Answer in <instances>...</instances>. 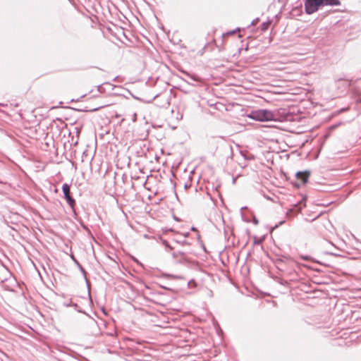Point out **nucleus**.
<instances>
[{
	"label": "nucleus",
	"instance_id": "obj_1",
	"mask_svg": "<svg viewBox=\"0 0 361 361\" xmlns=\"http://www.w3.org/2000/svg\"><path fill=\"white\" fill-rule=\"evenodd\" d=\"M250 118L259 121H268L275 120V114L267 109L252 111L249 115Z\"/></svg>",
	"mask_w": 361,
	"mask_h": 361
},
{
	"label": "nucleus",
	"instance_id": "obj_2",
	"mask_svg": "<svg viewBox=\"0 0 361 361\" xmlns=\"http://www.w3.org/2000/svg\"><path fill=\"white\" fill-rule=\"evenodd\" d=\"M321 6H324L323 0H305V10L307 14L317 12Z\"/></svg>",
	"mask_w": 361,
	"mask_h": 361
},
{
	"label": "nucleus",
	"instance_id": "obj_3",
	"mask_svg": "<svg viewBox=\"0 0 361 361\" xmlns=\"http://www.w3.org/2000/svg\"><path fill=\"white\" fill-rule=\"evenodd\" d=\"M70 188V185H68V183H64L62 186V190L67 203L68 204L70 207L73 209L75 205V201L71 194Z\"/></svg>",
	"mask_w": 361,
	"mask_h": 361
},
{
	"label": "nucleus",
	"instance_id": "obj_4",
	"mask_svg": "<svg viewBox=\"0 0 361 361\" xmlns=\"http://www.w3.org/2000/svg\"><path fill=\"white\" fill-rule=\"evenodd\" d=\"M310 176V173L305 171V172H298L296 173V177L298 180L301 181L302 183H306L307 182L308 178Z\"/></svg>",
	"mask_w": 361,
	"mask_h": 361
},
{
	"label": "nucleus",
	"instance_id": "obj_5",
	"mask_svg": "<svg viewBox=\"0 0 361 361\" xmlns=\"http://www.w3.org/2000/svg\"><path fill=\"white\" fill-rule=\"evenodd\" d=\"M302 209V207L300 204H295L292 209H290L288 212L287 215L288 216H293L295 214L300 212Z\"/></svg>",
	"mask_w": 361,
	"mask_h": 361
},
{
	"label": "nucleus",
	"instance_id": "obj_6",
	"mask_svg": "<svg viewBox=\"0 0 361 361\" xmlns=\"http://www.w3.org/2000/svg\"><path fill=\"white\" fill-rule=\"evenodd\" d=\"M323 4L326 6H338L341 2L339 0H323Z\"/></svg>",
	"mask_w": 361,
	"mask_h": 361
},
{
	"label": "nucleus",
	"instance_id": "obj_7",
	"mask_svg": "<svg viewBox=\"0 0 361 361\" xmlns=\"http://www.w3.org/2000/svg\"><path fill=\"white\" fill-rule=\"evenodd\" d=\"M185 75H187L188 77L190 78L192 80L194 81H199V78L196 75H190V73H188V72L186 71H182Z\"/></svg>",
	"mask_w": 361,
	"mask_h": 361
},
{
	"label": "nucleus",
	"instance_id": "obj_8",
	"mask_svg": "<svg viewBox=\"0 0 361 361\" xmlns=\"http://www.w3.org/2000/svg\"><path fill=\"white\" fill-rule=\"evenodd\" d=\"M172 255L174 258L176 257H178V256H182V255H184V252H180V251H178V252H173L172 253Z\"/></svg>",
	"mask_w": 361,
	"mask_h": 361
},
{
	"label": "nucleus",
	"instance_id": "obj_9",
	"mask_svg": "<svg viewBox=\"0 0 361 361\" xmlns=\"http://www.w3.org/2000/svg\"><path fill=\"white\" fill-rule=\"evenodd\" d=\"M268 25H269V23H263L262 30H264L267 29Z\"/></svg>",
	"mask_w": 361,
	"mask_h": 361
},
{
	"label": "nucleus",
	"instance_id": "obj_10",
	"mask_svg": "<svg viewBox=\"0 0 361 361\" xmlns=\"http://www.w3.org/2000/svg\"><path fill=\"white\" fill-rule=\"evenodd\" d=\"M164 244L165 245V246H166V247H169V248H170L171 250L172 249V247L169 245V244L166 241H164Z\"/></svg>",
	"mask_w": 361,
	"mask_h": 361
},
{
	"label": "nucleus",
	"instance_id": "obj_11",
	"mask_svg": "<svg viewBox=\"0 0 361 361\" xmlns=\"http://www.w3.org/2000/svg\"><path fill=\"white\" fill-rule=\"evenodd\" d=\"M254 223H255V224H258V221H257V219H254Z\"/></svg>",
	"mask_w": 361,
	"mask_h": 361
},
{
	"label": "nucleus",
	"instance_id": "obj_12",
	"mask_svg": "<svg viewBox=\"0 0 361 361\" xmlns=\"http://www.w3.org/2000/svg\"><path fill=\"white\" fill-rule=\"evenodd\" d=\"M192 231H195V230H196V228H195V227H192Z\"/></svg>",
	"mask_w": 361,
	"mask_h": 361
}]
</instances>
